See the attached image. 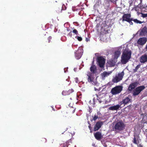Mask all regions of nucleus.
Segmentation results:
<instances>
[{
	"instance_id": "2f4dec72",
	"label": "nucleus",
	"mask_w": 147,
	"mask_h": 147,
	"mask_svg": "<svg viewBox=\"0 0 147 147\" xmlns=\"http://www.w3.org/2000/svg\"><path fill=\"white\" fill-rule=\"evenodd\" d=\"M145 31L144 30V28H143V29L142 30V31H141V32H140V34H142V33H144V32Z\"/></svg>"
},
{
	"instance_id": "c756f323",
	"label": "nucleus",
	"mask_w": 147,
	"mask_h": 147,
	"mask_svg": "<svg viewBox=\"0 0 147 147\" xmlns=\"http://www.w3.org/2000/svg\"><path fill=\"white\" fill-rule=\"evenodd\" d=\"M68 36H69L70 37H71L72 36V31H71L70 32L69 34H68Z\"/></svg>"
},
{
	"instance_id": "6e6552de",
	"label": "nucleus",
	"mask_w": 147,
	"mask_h": 147,
	"mask_svg": "<svg viewBox=\"0 0 147 147\" xmlns=\"http://www.w3.org/2000/svg\"><path fill=\"white\" fill-rule=\"evenodd\" d=\"M97 62L99 66L101 68L104 67L105 60L102 57H99L98 58Z\"/></svg>"
},
{
	"instance_id": "bb28decb",
	"label": "nucleus",
	"mask_w": 147,
	"mask_h": 147,
	"mask_svg": "<svg viewBox=\"0 0 147 147\" xmlns=\"http://www.w3.org/2000/svg\"><path fill=\"white\" fill-rule=\"evenodd\" d=\"M98 118V116L97 115H94V117H93V120L94 121H95L96 120V119Z\"/></svg>"
},
{
	"instance_id": "0eeeda50",
	"label": "nucleus",
	"mask_w": 147,
	"mask_h": 147,
	"mask_svg": "<svg viewBox=\"0 0 147 147\" xmlns=\"http://www.w3.org/2000/svg\"><path fill=\"white\" fill-rule=\"evenodd\" d=\"M83 53V47H81L78 48L77 51L75 52V55L77 59H80L82 57Z\"/></svg>"
},
{
	"instance_id": "7ed1b4c3",
	"label": "nucleus",
	"mask_w": 147,
	"mask_h": 147,
	"mask_svg": "<svg viewBox=\"0 0 147 147\" xmlns=\"http://www.w3.org/2000/svg\"><path fill=\"white\" fill-rule=\"evenodd\" d=\"M124 75V72L123 71L121 73H119L118 75H116L115 77L113 78L112 82L114 83L119 82L122 80Z\"/></svg>"
},
{
	"instance_id": "9b49d317",
	"label": "nucleus",
	"mask_w": 147,
	"mask_h": 147,
	"mask_svg": "<svg viewBox=\"0 0 147 147\" xmlns=\"http://www.w3.org/2000/svg\"><path fill=\"white\" fill-rule=\"evenodd\" d=\"M103 125V123L102 121H98L96 123L95 125L94 130V131H96L98 130L101 127L102 125Z\"/></svg>"
},
{
	"instance_id": "72a5a7b5",
	"label": "nucleus",
	"mask_w": 147,
	"mask_h": 147,
	"mask_svg": "<svg viewBox=\"0 0 147 147\" xmlns=\"http://www.w3.org/2000/svg\"><path fill=\"white\" fill-rule=\"evenodd\" d=\"M42 140L45 141V142L46 141V140L45 138H42Z\"/></svg>"
},
{
	"instance_id": "9d476101",
	"label": "nucleus",
	"mask_w": 147,
	"mask_h": 147,
	"mask_svg": "<svg viewBox=\"0 0 147 147\" xmlns=\"http://www.w3.org/2000/svg\"><path fill=\"white\" fill-rule=\"evenodd\" d=\"M131 102V99L130 98L129 96L125 97V98L123 99L122 101L120 102L121 105L123 104L124 105L128 104Z\"/></svg>"
},
{
	"instance_id": "393cba45",
	"label": "nucleus",
	"mask_w": 147,
	"mask_h": 147,
	"mask_svg": "<svg viewBox=\"0 0 147 147\" xmlns=\"http://www.w3.org/2000/svg\"><path fill=\"white\" fill-rule=\"evenodd\" d=\"M75 38L79 41H80L82 40V38L81 37L77 36L75 37Z\"/></svg>"
},
{
	"instance_id": "79ce46f5",
	"label": "nucleus",
	"mask_w": 147,
	"mask_h": 147,
	"mask_svg": "<svg viewBox=\"0 0 147 147\" xmlns=\"http://www.w3.org/2000/svg\"><path fill=\"white\" fill-rule=\"evenodd\" d=\"M89 128L90 127V125H89Z\"/></svg>"
},
{
	"instance_id": "f3484780",
	"label": "nucleus",
	"mask_w": 147,
	"mask_h": 147,
	"mask_svg": "<svg viewBox=\"0 0 147 147\" xmlns=\"http://www.w3.org/2000/svg\"><path fill=\"white\" fill-rule=\"evenodd\" d=\"M88 76V80L89 82H91L92 84L93 85H97L98 84L96 79H93L90 76Z\"/></svg>"
},
{
	"instance_id": "e433bc0d",
	"label": "nucleus",
	"mask_w": 147,
	"mask_h": 147,
	"mask_svg": "<svg viewBox=\"0 0 147 147\" xmlns=\"http://www.w3.org/2000/svg\"><path fill=\"white\" fill-rule=\"evenodd\" d=\"M145 49L147 50V44L146 45V47H145Z\"/></svg>"
},
{
	"instance_id": "a878e982",
	"label": "nucleus",
	"mask_w": 147,
	"mask_h": 147,
	"mask_svg": "<svg viewBox=\"0 0 147 147\" xmlns=\"http://www.w3.org/2000/svg\"><path fill=\"white\" fill-rule=\"evenodd\" d=\"M73 33H74L75 34H76V35H78V31H77V30L76 29H74L73 31H72V32Z\"/></svg>"
},
{
	"instance_id": "c85d7f7f",
	"label": "nucleus",
	"mask_w": 147,
	"mask_h": 147,
	"mask_svg": "<svg viewBox=\"0 0 147 147\" xmlns=\"http://www.w3.org/2000/svg\"><path fill=\"white\" fill-rule=\"evenodd\" d=\"M133 143L136 144H137V141L135 137L134 138Z\"/></svg>"
},
{
	"instance_id": "f03ea898",
	"label": "nucleus",
	"mask_w": 147,
	"mask_h": 147,
	"mask_svg": "<svg viewBox=\"0 0 147 147\" xmlns=\"http://www.w3.org/2000/svg\"><path fill=\"white\" fill-rule=\"evenodd\" d=\"M122 22L126 21L128 22L130 25H132L133 22L132 21L133 20V18H131V15L130 14H124L122 17Z\"/></svg>"
},
{
	"instance_id": "a211bd4d",
	"label": "nucleus",
	"mask_w": 147,
	"mask_h": 147,
	"mask_svg": "<svg viewBox=\"0 0 147 147\" xmlns=\"http://www.w3.org/2000/svg\"><path fill=\"white\" fill-rule=\"evenodd\" d=\"M94 136L96 139L98 140L100 139L102 137L101 133L99 132H97L96 133L94 134Z\"/></svg>"
},
{
	"instance_id": "20e7f679",
	"label": "nucleus",
	"mask_w": 147,
	"mask_h": 147,
	"mask_svg": "<svg viewBox=\"0 0 147 147\" xmlns=\"http://www.w3.org/2000/svg\"><path fill=\"white\" fill-rule=\"evenodd\" d=\"M125 128V125L122 121H119L116 123L114 127V129L115 130L122 131Z\"/></svg>"
},
{
	"instance_id": "4be33fe9",
	"label": "nucleus",
	"mask_w": 147,
	"mask_h": 147,
	"mask_svg": "<svg viewBox=\"0 0 147 147\" xmlns=\"http://www.w3.org/2000/svg\"><path fill=\"white\" fill-rule=\"evenodd\" d=\"M132 21H134V22L137 24H141L143 23V22L140 21L137 19H134L133 18V20Z\"/></svg>"
},
{
	"instance_id": "4468645a",
	"label": "nucleus",
	"mask_w": 147,
	"mask_h": 147,
	"mask_svg": "<svg viewBox=\"0 0 147 147\" xmlns=\"http://www.w3.org/2000/svg\"><path fill=\"white\" fill-rule=\"evenodd\" d=\"M140 61L141 63H144L147 61V55H144L142 56L140 58Z\"/></svg>"
},
{
	"instance_id": "5701e85b",
	"label": "nucleus",
	"mask_w": 147,
	"mask_h": 147,
	"mask_svg": "<svg viewBox=\"0 0 147 147\" xmlns=\"http://www.w3.org/2000/svg\"><path fill=\"white\" fill-rule=\"evenodd\" d=\"M76 110V108H74L73 107H70V109H69L70 111L72 113H73Z\"/></svg>"
},
{
	"instance_id": "1a4fd4ad",
	"label": "nucleus",
	"mask_w": 147,
	"mask_h": 147,
	"mask_svg": "<svg viewBox=\"0 0 147 147\" xmlns=\"http://www.w3.org/2000/svg\"><path fill=\"white\" fill-rule=\"evenodd\" d=\"M147 41V38L146 37H142L140 38L137 41V44L140 45H144Z\"/></svg>"
},
{
	"instance_id": "423d86ee",
	"label": "nucleus",
	"mask_w": 147,
	"mask_h": 147,
	"mask_svg": "<svg viewBox=\"0 0 147 147\" xmlns=\"http://www.w3.org/2000/svg\"><path fill=\"white\" fill-rule=\"evenodd\" d=\"M145 87L144 86H141L136 88L134 90L133 93V96H136L138 95L141 92L144 90Z\"/></svg>"
},
{
	"instance_id": "6ab92c4d",
	"label": "nucleus",
	"mask_w": 147,
	"mask_h": 147,
	"mask_svg": "<svg viewBox=\"0 0 147 147\" xmlns=\"http://www.w3.org/2000/svg\"><path fill=\"white\" fill-rule=\"evenodd\" d=\"M121 54L120 50L119 49L118 50L116 51L114 53V58L117 59L118 57L120 56Z\"/></svg>"
},
{
	"instance_id": "39448f33",
	"label": "nucleus",
	"mask_w": 147,
	"mask_h": 147,
	"mask_svg": "<svg viewBox=\"0 0 147 147\" xmlns=\"http://www.w3.org/2000/svg\"><path fill=\"white\" fill-rule=\"evenodd\" d=\"M122 89L123 86H116L112 89L111 92L113 95H115L120 93L122 90Z\"/></svg>"
},
{
	"instance_id": "f8f14e48",
	"label": "nucleus",
	"mask_w": 147,
	"mask_h": 147,
	"mask_svg": "<svg viewBox=\"0 0 147 147\" xmlns=\"http://www.w3.org/2000/svg\"><path fill=\"white\" fill-rule=\"evenodd\" d=\"M74 92V90L71 88L68 90H63L62 92V94L63 96L68 95Z\"/></svg>"
},
{
	"instance_id": "b1692460",
	"label": "nucleus",
	"mask_w": 147,
	"mask_h": 147,
	"mask_svg": "<svg viewBox=\"0 0 147 147\" xmlns=\"http://www.w3.org/2000/svg\"><path fill=\"white\" fill-rule=\"evenodd\" d=\"M140 64L137 65L135 67V68L134 69V71L135 72L137 71L138 69L140 67Z\"/></svg>"
},
{
	"instance_id": "f704fd0d",
	"label": "nucleus",
	"mask_w": 147,
	"mask_h": 147,
	"mask_svg": "<svg viewBox=\"0 0 147 147\" xmlns=\"http://www.w3.org/2000/svg\"><path fill=\"white\" fill-rule=\"evenodd\" d=\"M138 147H143V146L142 145H141V144H140Z\"/></svg>"
},
{
	"instance_id": "ddd939ff",
	"label": "nucleus",
	"mask_w": 147,
	"mask_h": 147,
	"mask_svg": "<svg viewBox=\"0 0 147 147\" xmlns=\"http://www.w3.org/2000/svg\"><path fill=\"white\" fill-rule=\"evenodd\" d=\"M138 82H135L130 84L128 87V90L130 91H131L138 86Z\"/></svg>"
},
{
	"instance_id": "aec40b11",
	"label": "nucleus",
	"mask_w": 147,
	"mask_h": 147,
	"mask_svg": "<svg viewBox=\"0 0 147 147\" xmlns=\"http://www.w3.org/2000/svg\"><path fill=\"white\" fill-rule=\"evenodd\" d=\"M90 70L93 73H94L96 70V66L94 65H92L90 68Z\"/></svg>"
},
{
	"instance_id": "412c9836",
	"label": "nucleus",
	"mask_w": 147,
	"mask_h": 147,
	"mask_svg": "<svg viewBox=\"0 0 147 147\" xmlns=\"http://www.w3.org/2000/svg\"><path fill=\"white\" fill-rule=\"evenodd\" d=\"M108 64L110 65L111 66H113L115 65V62L112 60L109 61L108 62Z\"/></svg>"
},
{
	"instance_id": "f257e3e1",
	"label": "nucleus",
	"mask_w": 147,
	"mask_h": 147,
	"mask_svg": "<svg viewBox=\"0 0 147 147\" xmlns=\"http://www.w3.org/2000/svg\"><path fill=\"white\" fill-rule=\"evenodd\" d=\"M131 52L130 50H125L121 56V61L123 64H126L131 57Z\"/></svg>"
},
{
	"instance_id": "ea45409f",
	"label": "nucleus",
	"mask_w": 147,
	"mask_h": 147,
	"mask_svg": "<svg viewBox=\"0 0 147 147\" xmlns=\"http://www.w3.org/2000/svg\"><path fill=\"white\" fill-rule=\"evenodd\" d=\"M79 14H80V12H79Z\"/></svg>"
},
{
	"instance_id": "473e14b6",
	"label": "nucleus",
	"mask_w": 147,
	"mask_h": 147,
	"mask_svg": "<svg viewBox=\"0 0 147 147\" xmlns=\"http://www.w3.org/2000/svg\"><path fill=\"white\" fill-rule=\"evenodd\" d=\"M89 40V39L88 38L86 37V42H88V41Z\"/></svg>"
},
{
	"instance_id": "2eb2a0df",
	"label": "nucleus",
	"mask_w": 147,
	"mask_h": 147,
	"mask_svg": "<svg viewBox=\"0 0 147 147\" xmlns=\"http://www.w3.org/2000/svg\"><path fill=\"white\" fill-rule=\"evenodd\" d=\"M111 73V72H109L106 71H104L103 73L101 74V76L102 79L104 80L106 77H107Z\"/></svg>"
},
{
	"instance_id": "58836bf2",
	"label": "nucleus",
	"mask_w": 147,
	"mask_h": 147,
	"mask_svg": "<svg viewBox=\"0 0 147 147\" xmlns=\"http://www.w3.org/2000/svg\"><path fill=\"white\" fill-rule=\"evenodd\" d=\"M95 90H96V88H95Z\"/></svg>"
},
{
	"instance_id": "c9c22d12",
	"label": "nucleus",
	"mask_w": 147,
	"mask_h": 147,
	"mask_svg": "<svg viewBox=\"0 0 147 147\" xmlns=\"http://www.w3.org/2000/svg\"><path fill=\"white\" fill-rule=\"evenodd\" d=\"M77 68H75L74 69V70L75 71H76L77 70Z\"/></svg>"
},
{
	"instance_id": "dca6fc26",
	"label": "nucleus",
	"mask_w": 147,
	"mask_h": 147,
	"mask_svg": "<svg viewBox=\"0 0 147 147\" xmlns=\"http://www.w3.org/2000/svg\"><path fill=\"white\" fill-rule=\"evenodd\" d=\"M121 106V105H116L111 106L109 108V109L112 111L117 110L120 108Z\"/></svg>"
},
{
	"instance_id": "a19ab883",
	"label": "nucleus",
	"mask_w": 147,
	"mask_h": 147,
	"mask_svg": "<svg viewBox=\"0 0 147 147\" xmlns=\"http://www.w3.org/2000/svg\"><path fill=\"white\" fill-rule=\"evenodd\" d=\"M70 99L71 100H72L71 98H70Z\"/></svg>"
},
{
	"instance_id": "cd10ccee",
	"label": "nucleus",
	"mask_w": 147,
	"mask_h": 147,
	"mask_svg": "<svg viewBox=\"0 0 147 147\" xmlns=\"http://www.w3.org/2000/svg\"><path fill=\"white\" fill-rule=\"evenodd\" d=\"M52 39V37L51 36H49L48 38V42L49 43L50 42L51 40Z\"/></svg>"
},
{
	"instance_id": "37998d69",
	"label": "nucleus",
	"mask_w": 147,
	"mask_h": 147,
	"mask_svg": "<svg viewBox=\"0 0 147 147\" xmlns=\"http://www.w3.org/2000/svg\"><path fill=\"white\" fill-rule=\"evenodd\" d=\"M63 116H65L64 115H63Z\"/></svg>"
},
{
	"instance_id": "7c9ffc66",
	"label": "nucleus",
	"mask_w": 147,
	"mask_h": 147,
	"mask_svg": "<svg viewBox=\"0 0 147 147\" xmlns=\"http://www.w3.org/2000/svg\"><path fill=\"white\" fill-rule=\"evenodd\" d=\"M81 95H80V96H79L78 97V100H79V101H80L81 100V99H80L81 98Z\"/></svg>"
},
{
	"instance_id": "4c0bfd02",
	"label": "nucleus",
	"mask_w": 147,
	"mask_h": 147,
	"mask_svg": "<svg viewBox=\"0 0 147 147\" xmlns=\"http://www.w3.org/2000/svg\"><path fill=\"white\" fill-rule=\"evenodd\" d=\"M79 69H80V66L79 67Z\"/></svg>"
}]
</instances>
